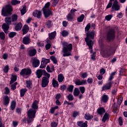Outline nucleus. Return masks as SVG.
I'll return each instance as SVG.
<instances>
[{
	"mask_svg": "<svg viewBox=\"0 0 127 127\" xmlns=\"http://www.w3.org/2000/svg\"><path fill=\"white\" fill-rule=\"evenodd\" d=\"M15 106H16V102L14 101H12L11 103L10 108L12 111H13L15 109Z\"/></svg>",
	"mask_w": 127,
	"mask_h": 127,
	"instance_id": "nucleus-38",
	"label": "nucleus"
},
{
	"mask_svg": "<svg viewBox=\"0 0 127 127\" xmlns=\"http://www.w3.org/2000/svg\"><path fill=\"white\" fill-rule=\"evenodd\" d=\"M97 113L99 115H103V113H106V110L104 108H100L97 110Z\"/></svg>",
	"mask_w": 127,
	"mask_h": 127,
	"instance_id": "nucleus-32",
	"label": "nucleus"
},
{
	"mask_svg": "<svg viewBox=\"0 0 127 127\" xmlns=\"http://www.w3.org/2000/svg\"><path fill=\"white\" fill-rule=\"evenodd\" d=\"M64 80V76L63 74H60L58 76V81H59V83H62L63 80Z\"/></svg>",
	"mask_w": 127,
	"mask_h": 127,
	"instance_id": "nucleus-29",
	"label": "nucleus"
},
{
	"mask_svg": "<svg viewBox=\"0 0 127 127\" xmlns=\"http://www.w3.org/2000/svg\"><path fill=\"white\" fill-rule=\"evenodd\" d=\"M50 2H48L42 8L45 18H48L50 15H53L52 11L50 9Z\"/></svg>",
	"mask_w": 127,
	"mask_h": 127,
	"instance_id": "nucleus-3",
	"label": "nucleus"
},
{
	"mask_svg": "<svg viewBox=\"0 0 127 127\" xmlns=\"http://www.w3.org/2000/svg\"><path fill=\"white\" fill-rule=\"evenodd\" d=\"M35 114H36V111L33 110L32 109H29L28 111V119L27 120L28 124H30L33 122L34 118H35Z\"/></svg>",
	"mask_w": 127,
	"mask_h": 127,
	"instance_id": "nucleus-7",
	"label": "nucleus"
},
{
	"mask_svg": "<svg viewBox=\"0 0 127 127\" xmlns=\"http://www.w3.org/2000/svg\"><path fill=\"white\" fill-rule=\"evenodd\" d=\"M90 28H91V23H89L87 24V25L86 26L85 28V33L88 32V31L90 30Z\"/></svg>",
	"mask_w": 127,
	"mask_h": 127,
	"instance_id": "nucleus-43",
	"label": "nucleus"
},
{
	"mask_svg": "<svg viewBox=\"0 0 127 127\" xmlns=\"http://www.w3.org/2000/svg\"><path fill=\"white\" fill-rule=\"evenodd\" d=\"M56 31H54L51 33H49V38L50 40H52V39H54L55 38V36H56Z\"/></svg>",
	"mask_w": 127,
	"mask_h": 127,
	"instance_id": "nucleus-21",
	"label": "nucleus"
},
{
	"mask_svg": "<svg viewBox=\"0 0 127 127\" xmlns=\"http://www.w3.org/2000/svg\"><path fill=\"white\" fill-rule=\"evenodd\" d=\"M88 123V122L85 121V123L82 122V121H79L77 122V125L78 126V127H87V124Z\"/></svg>",
	"mask_w": 127,
	"mask_h": 127,
	"instance_id": "nucleus-18",
	"label": "nucleus"
},
{
	"mask_svg": "<svg viewBox=\"0 0 127 127\" xmlns=\"http://www.w3.org/2000/svg\"><path fill=\"white\" fill-rule=\"evenodd\" d=\"M109 100V96L106 94H103V95L102 96L101 101L103 103H107Z\"/></svg>",
	"mask_w": 127,
	"mask_h": 127,
	"instance_id": "nucleus-24",
	"label": "nucleus"
},
{
	"mask_svg": "<svg viewBox=\"0 0 127 127\" xmlns=\"http://www.w3.org/2000/svg\"><path fill=\"white\" fill-rule=\"evenodd\" d=\"M21 28H22V24L21 23H17L15 26V30H16V31L21 30Z\"/></svg>",
	"mask_w": 127,
	"mask_h": 127,
	"instance_id": "nucleus-22",
	"label": "nucleus"
},
{
	"mask_svg": "<svg viewBox=\"0 0 127 127\" xmlns=\"http://www.w3.org/2000/svg\"><path fill=\"white\" fill-rule=\"evenodd\" d=\"M33 15L37 18H41L42 16V13L41 11L36 10L33 12Z\"/></svg>",
	"mask_w": 127,
	"mask_h": 127,
	"instance_id": "nucleus-14",
	"label": "nucleus"
},
{
	"mask_svg": "<svg viewBox=\"0 0 127 127\" xmlns=\"http://www.w3.org/2000/svg\"><path fill=\"white\" fill-rule=\"evenodd\" d=\"M58 124L56 122H52L51 123V127H57Z\"/></svg>",
	"mask_w": 127,
	"mask_h": 127,
	"instance_id": "nucleus-64",
	"label": "nucleus"
},
{
	"mask_svg": "<svg viewBox=\"0 0 127 127\" xmlns=\"http://www.w3.org/2000/svg\"><path fill=\"white\" fill-rule=\"evenodd\" d=\"M75 84L77 86H81L82 85L81 81L80 80V79H77L76 80H75Z\"/></svg>",
	"mask_w": 127,
	"mask_h": 127,
	"instance_id": "nucleus-55",
	"label": "nucleus"
},
{
	"mask_svg": "<svg viewBox=\"0 0 127 127\" xmlns=\"http://www.w3.org/2000/svg\"><path fill=\"white\" fill-rule=\"evenodd\" d=\"M26 5H24L23 6L22 9L20 10L22 15H23L24 14H25V13H26Z\"/></svg>",
	"mask_w": 127,
	"mask_h": 127,
	"instance_id": "nucleus-37",
	"label": "nucleus"
},
{
	"mask_svg": "<svg viewBox=\"0 0 127 127\" xmlns=\"http://www.w3.org/2000/svg\"><path fill=\"white\" fill-rule=\"evenodd\" d=\"M67 98L69 101H73L74 100V97L73 96V95H72V94L68 95Z\"/></svg>",
	"mask_w": 127,
	"mask_h": 127,
	"instance_id": "nucleus-61",
	"label": "nucleus"
},
{
	"mask_svg": "<svg viewBox=\"0 0 127 127\" xmlns=\"http://www.w3.org/2000/svg\"><path fill=\"white\" fill-rule=\"evenodd\" d=\"M64 105H67V106H69L70 105H71L72 107H74V104H73V103H69V102H68V101H64Z\"/></svg>",
	"mask_w": 127,
	"mask_h": 127,
	"instance_id": "nucleus-58",
	"label": "nucleus"
},
{
	"mask_svg": "<svg viewBox=\"0 0 127 127\" xmlns=\"http://www.w3.org/2000/svg\"><path fill=\"white\" fill-rule=\"evenodd\" d=\"M36 49H31L29 51V56H31V57H33V56H35L36 54Z\"/></svg>",
	"mask_w": 127,
	"mask_h": 127,
	"instance_id": "nucleus-19",
	"label": "nucleus"
},
{
	"mask_svg": "<svg viewBox=\"0 0 127 127\" xmlns=\"http://www.w3.org/2000/svg\"><path fill=\"white\" fill-rule=\"evenodd\" d=\"M79 90L81 94H84V93H85V87L84 86H80L79 87Z\"/></svg>",
	"mask_w": 127,
	"mask_h": 127,
	"instance_id": "nucleus-56",
	"label": "nucleus"
},
{
	"mask_svg": "<svg viewBox=\"0 0 127 127\" xmlns=\"http://www.w3.org/2000/svg\"><path fill=\"white\" fill-rule=\"evenodd\" d=\"M112 17H113V15L112 14L108 15L105 17V19H106V20H107L108 21H110V20L112 19Z\"/></svg>",
	"mask_w": 127,
	"mask_h": 127,
	"instance_id": "nucleus-51",
	"label": "nucleus"
},
{
	"mask_svg": "<svg viewBox=\"0 0 127 127\" xmlns=\"http://www.w3.org/2000/svg\"><path fill=\"white\" fill-rule=\"evenodd\" d=\"M51 60H52V61H53L54 64H57V59H56V57H54V56H51Z\"/></svg>",
	"mask_w": 127,
	"mask_h": 127,
	"instance_id": "nucleus-42",
	"label": "nucleus"
},
{
	"mask_svg": "<svg viewBox=\"0 0 127 127\" xmlns=\"http://www.w3.org/2000/svg\"><path fill=\"white\" fill-rule=\"evenodd\" d=\"M93 118V115H91L90 113H86L84 115V119L86 120V121H90V120H92Z\"/></svg>",
	"mask_w": 127,
	"mask_h": 127,
	"instance_id": "nucleus-20",
	"label": "nucleus"
},
{
	"mask_svg": "<svg viewBox=\"0 0 127 127\" xmlns=\"http://www.w3.org/2000/svg\"><path fill=\"white\" fill-rule=\"evenodd\" d=\"M61 34L63 37H66V36H68L69 35V32L67 31L64 30L61 32Z\"/></svg>",
	"mask_w": 127,
	"mask_h": 127,
	"instance_id": "nucleus-35",
	"label": "nucleus"
},
{
	"mask_svg": "<svg viewBox=\"0 0 127 127\" xmlns=\"http://www.w3.org/2000/svg\"><path fill=\"white\" fill-rule=\"evenodd\" d=\"M46 25H47L48 28H50L52 26V21L48 20L46 23Z\"/></svg>",
	"mask_w": 127,
	"mask_h": 127,
	"instance_id": "nucleus-39",
	"label": "nucleus"
},
{
	"mask_svg": "<svg viewBox=\"0 0 127 127\" xmlns=\"http://www.w3.org/2000/svg\"><path fill=\"white\" fill-rule=\"evenodd\" d=\"M84 18H85V15L81 14L80 17L77 18V21L78 22H82V21L84 20Z\"/></svg>",
	"mask_w": 127,
	"mask_h": 127,
	"instance_id": "nucleus-40",
	"label": "nucleus"
},
{
	"mask_svg": "<svg viewBox=\"0 0 127 127\" xmlns=\"http://www.w3.org/2000/svg\"><path fill=\"white\" fill-rule=\"evenodd\" d=\"M32 109H31V110H33L34 111H36L35 110H37L38 109V101L35 100L34 101L32 105Z\"/></svg>",
	"mask_w": 127,
	"mask_h": 127,
	"instance_id": "nucleus-15",
	"label": "nucleus"
},
{
	"mask_svg": "<svg viewBox=\"0 0 127 127\" xmlns=\"http://www.w3.org/2000/svg\"><path fill=\"white\" fill-rule=\"evenodd\" d=\"M107 37L108 41L115 39V37H116V31L115 29L112 28L109 30L107 33Z\"/></svg>",
	"mask_w": 127,
	"mask_h": 127,
	"instance_id": "nucleus-8",
	"label": "nucleus"
},
{
	"mask_svg": "<svg viewBox=\"0 0 127 127\" xmlns=\"http://www.w3.org/2000/svg\"><path fill=\"white\" fill-rule=\"evenodd\" d=\"M44 70L42 69H38L36 71V75L37 76V78L38 79H40L41 77L42 76V75H43L44 71Z\"/></svg>",
	"mask_w": 127,
	"mask_h": 127,
	"instance_id": "nucleus-16",
	"label": "nucleus"
},
{
	"mask_svg": "<svg viewBox=\"0 0 127 127\" xmlns=\"http://www.w3.org/2000/svg\"><path fill=\"white\" fill-rule=\"evenodd\" d=\"M42 62L44 63L46 65L50 62V60L49 59H46L45 58H43L42 60Z\"/></svg>",
	"mask_w": 127,
	"mask_h": 127,
	"instance_id": "nucleus-46",
	"label": "nucleus"
},
{
	"mask_svg": "<svg viewBox=\"0 0 127 127\" xmlns=\"http://www.w3.org/2000/svg\"><path fill=\"white\" fill-rule=\"evenodd\" d=\"M31 69L30 68H24L21 70L20 75H21V76H23V78H25L26 79L29 77V76L31 75Z\"/></svg>",
	"mask_w": 127,
	"mask_h": 127,
	"instance_id": "nucleus-9",
	"label": "nucleus"
},
{
	"mask_svg": "<svg viewBox=\"0 0 127 127\" xmlns=\"http://www.w3.org/2000/svg\"><path fill=\"white\" fill-rule=\"evenodd\" d=\"M112 9L114 10H116V11H118V10H120L121 9V7L119 5V4L118 3V0H115L114 1V3L112 6Z\"/></svg>",
	"mask_w": 127,
	"mask_h": 127,
	"instance_id": "nucleus-12",
	"label": "nucleus"
},
{
	"mask_svg": "<svg viewBox=\"0 0 127 127\" xmlns=\"http://www.w3.org/2000/svg\"><path fill=\"white\" fill-rule=\"evenodd\" d=\"M63 50L62 52L63 53V57H69V56H72V49L73 47L71 44H69L67 42H64L63 43Z\"/></svg>",
	"mask_w": 127,
	"mask_h": 127,
	"instance_id": "nucleus-1",
	"label": "nucleus"
},
{
	"mask_svg": "<svg viewBox=\"0 0 127 127\" xmlns=\"http://www.w3.org/2000/svg\"><path fill=\"white\" fill-rule=\"evenodd\" d=\"M17 79V77L16 76V75H12L11 77V81H10L9 84L11 85L12 83H14V82L16 81Z\"/></svg>",
	"mask_w": 127,
	"mask_h": 127,
	"instance_id": "nucleus-33",
	"label": "nucleus"
},
{
	"mask_svg": "<svg viewBox=\"0 0 127 127\" xmlns=\"http://www.w3.org/2000/svg\"><path fill=\"white\" fill-rule=\"evenodd\" d=\"M91 58L92 60H93V61L96 60V52L93 53L91 55Z\"/></svg>",
	"mask_w": 127,
	"mask_h": 127,
	"instance_id": "nucleus-59",
	"label": "nucleus"
},
{
	"mask_svg": "<svg viewBox=\"0 0 127 127\" xmlns=\"http://www.w3.org/2000/svg\"><path fill=\"white\" fill-rule=\"evenodd\" d=\"M15 35H16V32H11L9 34V37L10 38H13V37H14V36H15Z\"/></svg>",
	"mask_w": 127,
	"mask_h": 127,
	"instance_id": "nucleus-47",
	"label": "nucleus"
},
{
	"mask_svg": "<svg viewBox=\"0 0 127 127\" xmlns=\"http://www.w3.org/2000/svg\"><path fill=\"white\" fill-rule=\"evenodd\" d=\"M86 38H85V41L86 42V44L89 48V49H92L93 48V45L94 43L92 41L91 39H94L95 38V35H96V33L94 31L91 32H86Z\"/></svg>",
	"mask_w": 127,
	"mask_h": 127,
	"instance_id": "nucleus-2",
	"label": "nucleus"
},
{
	"mask_svg": "<svg viewBox=\"0 0 127 127\" xmlns=\"http://www.w3.org/2000/svg\"><path fill=\"white\" fill-rule=\"evenodd\" d=\"M118 122L120 126H123V119H122V117H120L119 118Z\"/></svg>",
	"mask_w": 127,
	"mask_h": 127,
	"instance_id": "nucleus-62",
	"label": "nucleus"
},
{
	"mask_svg": "<svg viewBox=\"0 0 127 127\" xmlns=\"http://www.w3.org/2000/svg\"><path fill=\"white\" fill-rule=\"evenodd\" d=\"M8 70H9V66L8 65H7L4 67L3 71L4 73H7V72H8Z\"/></svg>",
	"mask_w": 127,
	"mask_h": 127,
	"instance_id": "nucleus-54",
	"label": "nucleus"
},
{
	"mask_svg": "<svg viewBox=\"0 0 127 127\" xmlns=\"http://www.w3.org/2000/svg\"><path fill=\"white\" fill-rule=\"evenodd\" d=\"M44 73V77L43 78H45L46 79H48V80H49L50 78V74L48 73L47 72H46V70H43Z\"/></svg>",
	"mask_w": 127,
	"mask_h": 127,
	"instance_id": "nucleus-27",
	"label": "nucleus"
},
{
	"mask_svg": "<svg viewBox=\"0 0 127 127\" xmlns=\"http://www.w3.org/2000/svg\"><path fill=\"white\" fill-rule=\"evenodd\" d=\"M5 22L6 23H3L2 25V28L5 32V33H7V30L9 29V25L11 24V18L10 17H6L5 18Z\"/></svg>",
	"mask_w": 127,
	"mask_h": 127,
	"instance_id": "nucleus-5",
	"label": "nucleus"
},
{
	"mask_svg": "<svg viewBox=\"0 0 127 127\" xmlns=\"http://www.w3.org/2000/svg\"><path fill=\"white\" fill-rule=\"evenodd\" d=\"M53 6H56L57 3L59 2V0H51Z\"/></svg>",
	"mask_w": 127,
	"mask_h": 127,
	"instance_id": "nucleus-45",
	"label": "nucleus"
},
{
	"mask_svg": "<svg viewBox=\"0 0 127 127\" xmlns=\"http://www.w3.org/2000/svg\"><path fill=\"white\" fill-rule=\"evenodd\" d=\"M0 38L2 40H4L5 38V35L4 34V33L3 32L0 33Z\"/></svg>",
	"mask_w": 127,
	"mask_h": 127,
	"instance_id": "nucleus-49",
	"label": "nucleus"
},
{
	"mask_svg": "<svg viewBox=\"0 0 127 127\" xmlns=\"http://www.w3.org/2000/svg\"><path fill=\"white\" fill-rule=\"evenodd\" d=\"M18 17V16H17V14H13L11 16L12 22H15V21H17Z\"/></svg>",
	"mask_w": 127,
	"mask_h": 127,
	"instance_id": "nucleus-34",
	"label": "nucleus"
},
{
	"mask_svg": "<svg viewBox=\"0 0 127 127\" xmlns=\"http://www.w3.org/2000/svg\"><path fill=\"white\" fill-rule=\"evenodd\" d=\"M8 104H9V97L7 96H5L4 97V105L6 106Z\"/></svg>",
	"mask_w": 127,
	"mask_h": 127,
	"instance_id": "nucleus-31",
	"label": "nucleus"
},
{
	"mask_svg": "<svg viewBox=\"0 0 127 127\" xmlns=\"http://www.w3.org/2000/svg\"><path fill=\"white\" fill-rule=\"evenodd\" d=\"M12 10V5H6L5 7H3L2 8L1 15H3V16H9V15H11Z\"/></svg>",
	"mask_w": 127,
	"mask_h": 127,
	"instance_id": "nucleus-4",
	"label": "nucleus"
},
{
	"mask_svg": "<svg viewBox=\"0 0 127 127\" xmlns=\"http://www.w3.org/2000/svg\"><path fill=\"white\" fill-rule=\"evenodd\" d=\"M26 84L27 88H31V86H32V82H31L30 80H26Z\"/></svg>",
	"mask_w": 127,
	"mask_h": 127,
	"instance_id": "nucleus-41",
	"label": "nucleus"
},
{
	"mask_svg": "<svg viewBox=\"0 0 127 127\" xmlns=\"http://www.w3.org/2000/svg\"><path fill=\"white\" fill-rule=\"evenodd\" d=\"M73 95L75 97H77L80 95V90H79V89L78 88H74V91H73Z\"/></svg>",
	"mask_w": 127,
	"mask_h": 127,
	"instance_id": "nucleus-30",
	"label": "nucleus"
},
{
	"mask_svg": "<svg viewBox=\"0 0 127 127\" xmlns=\"http://www.w3.org/2000/svg\"><path fill=\"white\" fill-rule=\"evenodd\" d=\"M16 85H17V82H15L13 84H12L11 86V90H12L13 91H14V90H15V89H16Z\"/></svg>",
	"mask_w": 127,
	"mask_h": 127,
	"instance_id": "nucleus-52",
	"label": "nucleus"
},
{
	"mask_svg": "<svg viewBox=\"0 0 127 127\" xmlns=\"http://www.w3.org/2000/svg\"><path fill=\"white\" fill-rule=\"evenodd\" d=\"M73 89H74V86L70 85L67 88V91H68V92H70V93H72V92H73Z\"/></svg>",
	"mask_w": 127,
	"mask_h": 127,
	"instance_id": "nucleus-44",
	"label": "nucleus"
},
{
	"mask_svg": "<svg viewBox=\"0 0 127 127\" xmlns=\"http://www.w3.org/2000/svg\"><path fill=\"white\" fill-rule=\"evenodd\" d=\"M52 85L54 88H57V87L59 86V84H58V81L55 80V78H53L52 80Z\"/></svg>",
	"mask_w": 127,
	"mask_h": 127,
	"instance_id": "nucleus-28",
	"label": "nucleus"
},
{
	"mask_svg": "<svg viewBox=\"0 0 127 127\" xmlns=\"http://www.w3.org/2000/svg\"><path fill=\"white\" fill-rule=\"evenodd\" d=\"M26 92H27V89L26 88H23L20 89V97H24Z\"/></svg>",
	"mask_w": 127,
	"mask_h": 127,
	"instance_id": "nucleus-26",
	"label": "nucleus"
},
{
	"mask_svg": "<svg viewBox=\"0 0 127 127\" xmlns=\"http://www.w3.org/2000/svg\"><path fill=\"white\" fill-rule=\"evenodd\" d=\"M30 42H31L30 38L29 37H24L23 38V44H25L26 45H27L29 44Z\"/></svg>",
	"mask_w": 127,
	"mask_h": 127,
	"instance_id": "nucleus-17",
	"label": "nucleus"
},
{
	"mask_svg": "<svg viewBox=\"0 0 127 127\" xmlns=\"http://www.w3.org/2000/svg\"><path fill=\"white\" fill-rule=\"evenodd\" d=\"M109 119L110 116H109V114H108L107 113H105L102 119L103 123H106V121H107V120H109Z\"/></svg>",
	"mask_w": 127,
	"mask_h": 127,
	"instance_id": "nucleus-25",
	"label": "nucleus"
},
{
	"mask_svg": "<svg viewBox=\"0 0 127 127\" xmlns=\"http://www.w3.org/2000/svg\"><path fill=\"white\" fill-rule=\"evenodd\" d=\"M113 87V82H109L104 85L102 87V91H108V90H111V88Z\"/></svg>",
	"mask_w": 127,
	"mask_h": 127,
	"instance_id": "nucleus-10",
	"label": "nucleus"
},
{
	"mask_svg": "<svg viewBox=\"0 0 127 127\" xmlns=\"http://www.w3.org/2000/svg\"><path fill=\"white\" fill-rule=\"evenodd\" d=\"M113 48L111 46L107 45L105 46L101 52L103 57H109L112 54Z\"/></svg>",
	"mask_w": 127,
	"mask_h": 127,
	"instance_id": "nucleus-6",
	"label": "nucleus"
},
{
	"mask_svg": "<svg viewBox=\"0 0 127 127\" xmlns=\"http://www.w3.org/2000/svg\"><path fill=\"white\" fill-rule=\"evenodd\" d=\"M32 66L34 67V68H37V67H38L39 66V64H40V61H39V60H37L36 58H33L32 59Z\"/></svg>",
	"mask_w": 127,
	"mask_h": 127,
	"instance_id": "nucleus-13",
	"label": "nucleus"
},
{
	"mask_svg": "<svg viewBox=\"0 0 127 127\" xmlns=\"http://www.w3.org/2000/svg\"><path fill=\"white\" fill-rule=\"evenodd\" d=\"M123 103V97H120L118 99V105H121Z\"/></svg>",
	"mask_w": 127,
	"mask_h": 127,
	"instance_id": "nucleus-57",
	"label": "nucleus"
},
{
	"mask_svg": "<svg viewBox=\"0 0 127 127\" xmlns=\"http://www.w3.org/2000/svg\"><path fill=\"white\" fill-rule=\"evenodd\" d=\"M18 3H20V1H18L17 0H12L11 1V4L13 5H15V4H18Z\"/></svg>",
	"mask_w": 127,
	"mask_h": 127,
	"instance_id": "nucleus-48",
	"label": "nucleus"
},
{
	"mask_svg": "<svg viewBox=\"0 0 127 127\" xmlns=\"http://www.w3.org/2000/svg\"><path fill=\"white\" fill-rule=\"evenodd\" d=\"M49 84V79L46 78L45 77H43L42 79L41 86L42 88H46L48 84Z\"/></svg>",
	"mask_w": 127,
	"mask_h": 127,
	"instance_id": "nucleus-11",
	"label": "nucleus"
},
{
	"mask_svg": "<svg viewBox=\"0 0 127 127\" xmlns=\"http://www.w3.org/2000/svg\"><path fill=\"white\" fill-rule=\"evenodd\" d=\"M94 80H93V78L89 77L87 79V83H88V84H93V82Z\"/></svg>",
	"mask_w": 127,
	"mask_h": 127,
	"instance_id": "nucleus-60",
	"label": "nucleus"
},
{
	"mask_svg": "<svg viewBox=\"0 0 127 127\" xmlns=\"http://www.w3.org/2000/svg\"><path fill=\"white\" fill-rule=\"evenodd\" d=\"M80 76L83 79H85V78H87L88 77V73L87 72H84L80 74Z\"/></svg>",
	"mask_w": 127,
	"mask_h": 127,
	"instance_id": "nucleus-50",
	"label": "nucleus"
},
{
	"mask_svg": "<svg viewBox=\"0 0 127 127\" xmlns=\"http://www.w3.org/2000/svg\"><path fill=\"white\" fill-rule=\"evenodd\" d=\"M73 14H71L70 13H68V14L66 16V18L67 20H68V21H71L72 19H73L74 18L73 17Z\"/></svg>",
	"mask_w": 127,
	"mask_h": 127,
	"instance_id": "nucleus-36",
	"label": "nucleus"
},
{
	"mask_svg": "<svg viewBox=\"0 0 127 127\" xmlns=\"http://www.w3.org/2000/svg\"><path fill=\"white\" fill-rule=\"evenodd\" d=\"M117 92H118V88H114L112 90V95L116 96L117 95Z\"/></svg>",
	"mask_w": 127,
	"mask_h": 127,
	"instance_id": "nucleus-53",
	"label": "nucleus"
},
{
	"mask_svg": "<svg viewBox=\"0 0 127 127\" xmlns=\"http://www.w3.org/2000/svg\"><path fill=\"white\" fill-rule=\"evenodd\" d=\"M77 116H79V112H77V111H74L73 113V118H76V117H77Z\"/></svg>",
	"mask_w": 127,
	"mask_h": 127,
	"instance_id": "nucleus-63",
	"label": "nucleus"
},
{
	"mask_svg": "<svg viewBox=\"0 0 127 127\" xmlns=\"http://www.w3.org/2000/svg\"><path fill=\"white\" fill-rule=\"evenodd\" d=\"M28 30H29V28L28 27V26L25 25L22 29L23 35H24V34H26V33L28 32Z\"/></svg>",
	"mask_w": 127,
	"mask_h": 127,
	"instance_id": "nucleus-23",
	"label": "nucleus"
}]
</instances>
